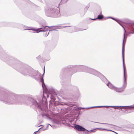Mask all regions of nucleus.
<instances>
[{"mask_svg":"<svg viewBox=\"0 0 134 134\" xmlns=\"http://www.w3.org/2000/svg\"><path fill=\"white\" fill-rule=\"evenodd\" d=\"M52 27V26H43V27H41L36 29L34 28H33L31 29V30L35 31L36 33H38L40 32H45L48 30L49 28Z\"/></svg>","mask_w":134,"mask_h":134,"instance_id":"nucleus-8","label":"nucleus"},{"mask_svg":"<svg viewBox=\"0 0 134 134\" xmlns=\"http://www.w3.org/2000/svg\"><path fill=\"white\" fill-rule=\"evenodd\" d=\"M29 104L35 107L36 109V110H38L41 114L43 112V100L41 98L37 100L34 99L33 98H29Z\"/></svg>","mask_w":134,"mask_h":134,"instance_id":"nucleus-5","label":"nucleus"},{"mask_svg":"<svg viewBox=\"0 0 134 134\" xmlns=\"http://www.w3.org/2000/svg\"><path fill=\"white\" fill-rule=\"evenodd\" d=\"M121 107H122V108H125V109H132L134 108H130V107H119L120 108L119 110H122V109L121 108Z\"/></svg>","mask_w":134,"mask_h":134,"instance_id":"nucleus-22","label":"nucleus"},{"mask_svg":"<svg viewBox=\"0 0 134 134\" xmlns=\"http://www.w3.org/2000/svg\"><path fill=\"white\" fill-rule=\"evenodd\" d=\"M65 121L67 124V125L68 126L73 127L75 125V124L73 121L72 120H67Z\"/></svg>","mask_w":134,"mask_h":134,"instance_id":"nucleus-10","label":"nucleus"},{"mask_svg":"<svg viewBox=\"0 0 134 134\" xmlns=\"http://www.w3.org/2000/svg\"><path fill=\"white\" fill-rule=\"evenodd\" d=\"M20 25L21 26H22L23 27L24 29L25 30H31V29H32L33 28H32L31 29H29L28 28H29V27H28L27 26H24V25Z\"/></svg>","mask_w":134,"mask_h":134,"instance_id":"nucleus-21","label":"nucleus"},{"mask_svg":"<svg viewBox=\"0 0 134 134\" xmlns=\"http://www.w3.org/2000/svg\"><path fill=\"white\" fill-rule=\"evenodd\" d=\"M112 19H113V20H114L115 21H117V19H115V18H112Z\"/></svg>","mask_w":134,"mask_h":134,"instance_id":"nucleus-28","label":"nucleus"},{"mask_svg":"<svg viewBox=\"0 0 134 134\" xmlns=\"http://www.w3.org/2000/svg\"><path fill=\"white\" fill-rule=\"evenodd\" d=\"M96 129H103V130H105L106 131H111V132H114L116 134H118V133H117L116 132L114 131H113L111 130H108V129H104V128H96Z\"/></svg>","mask_w":134,"mask_h":134,"instance_id":"nucleus-17","label":"nucleus"},{"mask_svg":"<svg viewBox=\"0 0 134 134\" xmlns=\"http://www.w3.org/2000/svg\"><path fill=\"white\" fill-rule=\"evenodd\" d=\"M132 106H134V105H132ZM133 108H134V107Z\"/></svg>","mask_w":134,"mask_h":134,"instance_id":"nucleus-43","label":"nucleus"},{"mask_svg":"<svg viewBox=\"0 0 134 134\" xmlns=\"http://www.w3.org/2000/svg\"><path fill=\"white\" fill-rule=\"evenodd\" d=\"M78 71H79V70H76L75 71H74V72Z\"/></svg>","mask_w":134,"mask_h":134,"instance_id":"nucleus-36","label":"nucleus"},{"mask_svg":"<svg viewBox=\"0 0 134 134\" xmlns=\"http://www.w3.org/2000/svg\"><path fill=\"white\" fill-rule=\"evenodd\" d=\"M85 133L86 134H90L89 133L87 132H85Z\"/></svg>","mask_w":134,"mask_h":134,"instance_id":"nucleus-35","label":"nucleus"},{"mask_svg":"<svg viewBox=\"0 0 134 134\" xmlns=\"http://www.w3.org/2000/svg\"><path fill=\"white\" fill-rule=\"evenodd\" d=\"M68 69L71 68L72 70L80 69L82 71L89 73L98 77L101 74L94 69L83 65H78L74 66L69 65L68 66Z\"/></svg>","mask_w":134,"mask_h":134,"instance_id":"nucleus-3","label":"nucleus"},{"mask_svg":"<svg viewBox=\"0 0 134 134\" xmlns=\"http://www.w3.org/2000/svg\"><path fill=\"white\" fill-rule=\"evenodd\" d=\"M59 4L58 6H52L46 7L45 12L46 15L48 16L57 17L60 15Z\"/></svg>","mask_w":134,"mask_h":134,"instance_id":"nucleus-4","label":"nucleus"},{"mask_svg":"<svg viewBox=\"0 0 134 134\" xmlns=\"http://www.w3.org/2000/svg\"><path fill=\"white\" fill-rule=\"evenodd\" d=\"M66 104L64 103H58V105H65Z\"/></svg>","mask_w":134,"mask_h":134,"instance_id":"nucleus-26","label":"nucleus"},{"mask_svg":"<svg viewBox=\"0 0 134 134\" xmlns=\"http://www.w3.org/2000/svg\"><path fill=\"white\" fill-rule=\"evenodd\" d=\"M125 33L124 34V37L123 40V42L122 43V59H124V48H125V44L124 43V42H125L126 41V39L125 40Z\"/></svg>","mask_w":134,"mask_h":134,"instance_id":"nucleus-12","label":"nucleus"},{"mask_svg":"<svg viewBox=\"0 0 134 134\" xmlns=\"http://www.w3.org/2000/svg\"><path fill=\"white\" fill-rule=\"evenodd\" d=\"M99 77L102 81L105 83L106 85L110 89L114 90L116 91L121 92L123 91L124 89L126 87H124L123 84L122 87L118 88L116 87L113 86L109 81L107 80L105 77L101 74L99 76Z\"/></svg>","mask_w":134,"mask_h":134,"instance_id":"nucleus-6","label":"nucleus"},{"mask_svg":"<svg viewBox=\"0 0 134 134\" xmlns=\"http://www.w3.org/2000/svg\"><path fill=\"white\" fill-rule=\"evenodd\" d=\"M48 127V125H47V126L46 128H44L42 129V130L44 131V130H46Z\"/></svg>","mask_w":134,"mask_h":134,"instance_id":"nucleus-27","label":"nucleus"},{"mask_svg":"<svg viewBox=\"0 0 134 134\" xmlns=\"http://www.w3.org/2000/svg\"><path fill=\"white\" fill-rule=\"evenodd\" d=\"M96 129H94V130H96ZM98 130H99V129H98ZM100 130H101L102 129H100ZM94 130H85V131H87L88 132H95V131H94Z\"/></svg>","mask_w":134,"mask_h":134,"instance_id":"nucleus-23","label":"nucleus"},{"mask_svg":"<svg viewBox=\"0 0 134 134\" xmlns=\"http://www.w3.org/2000/svg\"><path fill=\"white\" fill-rule=\"evenodd\" d=\"M30 73L32 74V76H30L33 77L37 80H38L39 79H40L42 82V86L43 89L44 86H46L44 83L43 78L41 77V74L37 71L35 70L32 68Z\"/></svg>","mask_w":134,"mask_h":134,"instance_id":"nucleus-7","label":"nucleus"},{"mask_svg":"<svg viewBox=\"0 0 134 134\" xmlns=\"http://www.w3.org/2000/svg\"><path fill=\"white\" fill-rule=\"evenodd\" d=\"M129 30L131 34H134V24H131L130 25Z\"/></svg>","mask_w":134,"mask_h":134,"instance_id":"nucleus-15","label":"nucleus"},{"mask_svg":"<svg viewBox=\"0 0 134 134\" xmlns=\"http://www.w3.org/2000/svg\"><path fill=\"white\" fill-rule=\"evenodd\" d=\"M75 127L77 130L80 131H83L87 130L86 129L82 126L79 125L75 126Z\"/></svg>","mask_w":134,"mask_h":134,"instance_id":"nucleus-11","label":"nucleus"},{"mask_svg":"<svg viewBox=\"0 0 134 134\" xmlns=\"http://www.w3.org/2000/svg\"><path fill=\"white\" fill-rule=\"evenodd\" d=\"M0 58L7 62L18 72L25 76H32V68L27 65H22V63L14 58L0 52Z\"/></svg>","mask_w":134,"mask_h":134,"instance_id":"nucleus-1","label":"nucleus"},{"mask_svg":"<svg viewBox=\"0 0 134 134\" xmlns=\"http://www.w3.org/2000/svg\"><path fill=\"white\" fill-rule=\"evenodd\" d=\"M132 106H134V105H132ZM133 108H134V107Z\"/></svg>","mask_w":134,"mask_h":134,"instance_id":"nucleus-42","label":"nucleus"},{"mask_svg":"<svg viewBox=\"0 0 134 134\" xmlns=\"http://www.w3.org/2000/svg\"><path fill=\"white\" fill-rule=\"evenodd\" d=\"M123 63L124 72V80L123 83V86L124 87H126V79L127 77V75L125 74V71H126L125 69V65L124 64V59H122Z\"/></svg>","mask_w":134,"mask_h":134,"instance_id":"nucleus-9","label":"nucleus"},{"mask_svg":"<svg viewBox=\"0 0 134 134\" xmlns=\"http://www.w3.org/2000/svg\"><path fill=\"white\" fill-rule=\"evenodd\" d=\"M17 96L14 94L10 93L8 91L4 90L0 93V100L6 104H15L20 103L16 98Z\"/></svg>","mask_w":134,"mask_h":134,"instance_id":"nucleus-2","label":"nucleus"},{"mask_svg":"<svg viewBox=\"0 0 134 134\" xmlns=\"http://www.w3.org/2000/svg\"><path fill=\"white\" fill-rule=\"evenodd\" d=\"M89 7V6H86V8L87 9H88V8Z\"/></svg>","mask_w":134,"mask_h":134,"instance_id":"nucleus-34","label":"nucleus"},{"mask_svg":"<svg viewBox=\"0 0 134 134\" xmlns=\"http://www.w3.org/2000/svg\"><path fill=\"white\" fill-rule=\"evenodd\" d=\"M116 107H118H118H113V108H114V109H118V108H116Z\"/></svg>","mask_w":134,"mask_h":134,"instance_id":"nucleus-32","label":"nucleus"},{"mask_svg":"<svg viewBox=\"0 0 134 134\" xmlns=\"http://www.w3.org/2000/svg\"><path fill=\"white\" fill-rule=\"evenodd\" d=\"M114 126H110V127L112 128H113Z\"/></svg>","mask_w":134,"mask_h":134,"instance_id":"nucleus-40","label":"nucleus"},{"mask_svg":"<svg viewBox=\"0 0 134 134\" xmlns=\"http://www.w3.org/2000/svg\"><path fill=\"white\" fill-rule=\"evenodd\" d=\"M41 58V56L40 55H39V56H38L37 58V59H39L40 58Z\"/></svg>","mask_w":134,"mask_h":134,"instance_id":"nucleus-30","label":"nucleus"},{"mask_svg":"<svg viewBox=\"0 0 134 134\" xmlns=\"http://www.w3.org/2000/svg\"><path fill=\"white\" fill-rule=\"evenodd\" d=\"M48 125H49L50 126H51V127H52L51 125L50 124H48Z\"/></svg>","mask_w":134,"mask_h":134,"instance_id":"nucleus-41","label":"nucleus"},{"mask_svg":"<svg viewBox=\"0 0 134 134\" xmlns=\"http://www.w3.org/2000/svg\"><path fill=\"white\" fill-rule=\"evenodd\" d=\"M103 107V106H94L91 108H81V107H78L76 108V109H77L78 110H80L81 109H88L91 108H101Z\"/></svg>","mask_w":134,"mask_h":134,"instance_id":"nucleus-16","label":"nucleus"},{"mask_svg":"<svg viewBox=\"0 0 134 134\" xmlns=\"http://www.w3.org/2000/svg\"><path fill=\"white\" fill-rule=\"evenodd\" d=\"M118 24H119L121 26H122L124 28V29L125 30V28L123 26V23H122L121 21H120L118 19H117V20L116 21Z\"/></svg>","mask_w":134,"mask_h":134,"instance_id":"nucleus-19","label":"nucleus"},{"mask_svg":"<svg viewBox=\"0 0 134 134\" xmlns=\"http://www.w3.org/2000/svg\"><path fill=\"white\" fill-rule=\"evenodd\" d=\"M107 18H111V19H112V18H113V17H108Z\"/></svg>","mask_w":134,"mask_h":134,"instance_id":"nucleus-38","label":"nucleus"},{"mask_svg":"<svg viewBox=\"0 0 134 134\" xmlns=\"http://www.w3.org/2000/svg\"><path fill=\"white\" fill-rule=\"evenodd\" d=\"M83 30H82L81 29L79 28H77V30L75 31H81Z\"/></svg>","mask_w":134,"mask_h":134,"instance_id":"nucleus-25","label":"nucleus"},{"mask_svg":"<svg viewBox=\"0 0 134 134\" xmlns=\"http://www.w3.org/2000/svg\"><path fill=\"white\" fill-rule=\"evenodd\" d=\"M90 19H91V20H96L97 19V18H94V19L90 18Z\"/></svg>","mask_w":134,"mask_h":134,"instance_id":"nucleus-31","label":"nucleus"},{"mask_svg":"<svg viewBox=\"0 0 134 134\" xmlns=\"http://www.w3.org/2000/svg\"><path fill=\"white\" fill-rule=\"evenodd\" d=\"M130 107V108H134V106H132V105L130 106H103V107H106V108H108V107Z\"/></svg>","mask_w":134,"mask_h":134,"instance_id":"nucleus-14","label":"nucleus"},{"mask_svg":"<svg viewBox=\"0 0 134 134\" xmlns=\"http://www.w3.org/2000/svg\"><path fill=\"white\" fill-rule=\"evenodd\" d=\"M103 17L104 16L103 15H99L97 17V19L101 20L103 19Z\"/></svg>","mask_w":134,"mask_h":134,"instance_id":"nucleus-18","label":"nucleus"},{"mask_svg":"<svg viewBox=\"0 0 134 134\" xmlns=\"http://www.w3.org/2000/svg\"><path fill=\"white\" fill-rule=\"evenodd\" d=\"M107 18H111V19H112V18H113V17H108Z\"/></svg>","mask_w":134,"mask_h":134,"instance_id":"nucleus-37","label":"nucleus"},{"mask_svg":"<svg viewBox=\"0 0 134 134\" xmlns=\"http://www.w3.org/2000/svg\"><path fill=\"white\" fill-rule=\"evenodd\" d=\"M44 73H43V76L44 75Z\"/></svg>","mask_w":134,"mask_h":134,"instance_id":"nucleus-39","label":"nucleus"},{"mask_svg":"<svg viewBox=\"0 0 134 134\" xmlns=\"http://www.w3.org/2000/svg\"><path fill=\"white\" fill-rule=\"evenodd\" d=\"M97 123H99V124H105L106 125V126L108 127H110V126H115L114 125L111 124H106V123H99V122H97Z\"/></svg>","mask_w":134,"mask_h":134,"instance_id":"nucleus-20","label":"nucleus"},{"mask_svg":"<svg viewBox=\"0 0 134 134\" xmlns=\"http://www.w3.org/2000/svg\"><path fill=\"white\" fill-rule=\"evenodd\" d=\"M68 0H62L61 2L62 3H66Z\"/></svg>","mask_w":134,"mask_h":134,"instance_id":"nucleus-24","label":"nucleus"},{"mask_svg":"<svg viewBox=\"0 0 134 134\" xmlns=\"http://www.w3.org/2000/svg\"><path fill=\"white\" fill-rule=\"evenodd\" d=\"M40 129L38 131L35 132L34 133V134H35V133L36 134V133H37L38 132Z\"/></svg>","mask_w":134,"mask_h":134,"instance_id":"nucleus-29","label":"nucleus"},{"mask_svg":"<svg viewBox=\"0 0 134 134\" xmlns=\"http://www.w3.org/2000/svg\"><path fill=\"white\" fill-rule=\"evenodd\" d=\"M49 33V32H48V33H46V36H48V35Z\"/></svg>","mask_w":134,"mask_h":134,"instance_id":"nucleus-33","label":"nucleus"},{"mask_svg":"<svg viewBox=\"0 0 134 134\" xmlns=\"http://www.w3.org/2000/svg\"><path fill=\"white\" fill-rule=\"evenodd\" d=\"M69 26H52V27H50V29H51L52 30H55L56 29H62V28H64L65 27H69Z\"/></svg>","mask_w":134,"mask_h":134,"instance_id":"nucleus-13","label":"nucleus"}]
</instances>
